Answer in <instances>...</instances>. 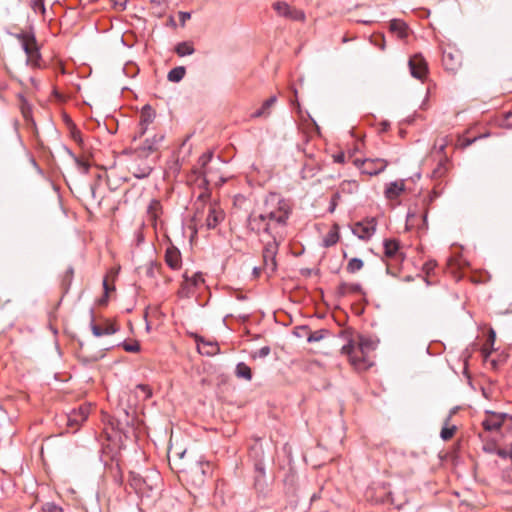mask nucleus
I'll return each mask as SVG.
<instances>
[{"label": "nucleus", "instance_id": "a19ab883", "mask_svg": "<svg viewBox=\"0 0 512 512\" xmlns=\"http://www.w3.org/2000/svg\"><path fill=\"white\" fill-rule=\"evenodd\" d=\"M270 352H271V349L269 346H263L259 350L253 352L251 356L253 359L265 358L270 354Z\"/></svg>", "mask_w": 512, "mask_h": 512}, {"label": "nucleus", "instance_id": "49530a36", "mask_svg": "<svg viewBox=\"0 0 512 512\" xmlns=\"http://www.w3.org/2000/svg\"><path fill=\"white\" fill-rule=\"evenodd\" d=\"M440 437L444 441H448V417H446L443 421L442 429L440 432Z\"/></svg>", "mask_w": 512, "mask_h": 512}, {"label": "nucleus", "instance_id": "72a5a7b5", "mask_svg": "<svg viewBox=\"0 0 512 512\" xmlns=\"http://www.w3.org/2000/svg\"><path fill=\"white\" fill-rule=\"evenodd\" d=\"M363 266H364L363 261L360 258L354 257L349 260L346 270L348 273L353 274V273L360 271L363 268Z\"/></svg>", "mask_w": 512, "mask_h": 512}, {"label": "nucleus", "instance_id": "423d86ee", "mask_svg": "<svg viewBox=\"0 0 512 512\" xmlns=\"http://www.w3.org/2000/svg\"><path fill=\"white\" fill-rule=\"evenodd\" d=\"M376 348V343L366 337H360L359 346L356 348L354 344L350 341L346 345H344L341 349L342 354H345L349 357L352 365L358 367L360 366V359L355 355L357 350H359L362 355L368 353L371 350Z\"/></svg>", "mask_w": 512, "mask_h": 512}, {"label": "nucleus", "instance_id": "0e129e2a", "mask_svg": "<svg viewBox=\"0 0 512 512\" xmlns=\"http://www.w3.org/2000/svg\"><path fill=\"white\" fill-rule=\"evenodd\" d=\"M336 242H337V238H336V239H333V240H331V241H326V245H327V246H330V245L335 244Z\"/></svg>", "mask_w": 512, "mask_h": 512}, {"label": "nucleus", "instance_id": "e433bc0d", "mask_svg": "<svg viewBox=\"0 0 512 512\" xmlns=\"http://www.w3.org/2000/svg\"><path fill=\"white\" fill-rule=\"evenodd\" d=\"M30 7L35 13L39 12L42 15L46 13L45 0H30Z\"/></svg>", "mask_w": 512, "mask_h": 512}, {"label": "nucleus", "instance_id": "864d4df0", "mask_svg": "<svg viewBox=\"0 0 512 512\" xmlns=\"http://www.w3.org/2000/svg\"><path fill=\"white\" fill-rule=\"evenodd\" d=\"M458 427L455 424H450V438H452L457 432Z\"/></svg>", "mask_w": 512, "mask_h": 512}, {"label": "nucleus", "instance_id": "20e7f679", "mask_svg": "<svg viewBox=\"0 0 512 512\" xmlns=\"http://www.w3.org/2000/svg\"><path fill=\"white\" fill-rule=\"evenodd\" d=\"M12 37L17 39L27 56V63L34 67H40L41 53L36 40L33 26L28 30H22L18 33H10Z\"/></svg>", "mask_w": 512, "mask_h": 512}, {"label": "nucleus", "instance_id": "39448f33", "mask_svg": "<svg viewBox=\"0 0 512 512\" xmlns=\"http://www.w3.org/2000/svg\"><path fill=\"white\" fill-rule=\"evenodd\" d=\"M248 228L256 233L263 234L262 238L267 236V238L272 237L274 235L280 234L281 232L276 229V226H273L272 223L265 217V214L261 212L260 214H251L247 220Z\"/></svg>", "mask_w": 512, "mask_h": 512}, {"label": "nucleus", "instance_id": "c756f323", "mask_svg": "<svg viewBox=\"0 0 512 512\" xmlns=\"http://www.w3.org/2000/svg\"><path fill=\"white\" fill-rule=\"evenodd\" d=\"M175 52L178 56L184 57L192 55L195 52V49L190 42L183 41L175 46Z\"/></svg>", "mask_w": 512, "mask_h": 512}, {"label": "nucleus", "instance_id": "58836bf2", "mask_svg": "<svg viewBox=\"0 0 512 512\" xmlns=\"http://www.w3.org/2000/svg\"><path fill=\"white\" fill-rule=\"evenodd\" d=\"M158 265L154 261H150L145 267V274L149 278H155Z\"/></svg>", "mask_w": 512, "mask_h": 512}, {"label": "nucleus", "instance_id": "393cba45", "mask_svg": "<svg viewBox=\"0 0 512 512\" xmlns=\"http://www.w3.org/2000/svg\"><path fill=\"white\" fill-rule=\"evenodd\" d=\"M481 354H482L484 363L487 366H490V368L493 369V370H497L505 362V357H499L498 359L493 358L491 356L492 355V351L491 350H487L486 347H482L481 348Z\"/></svg>", "mask_w": 512, "mask_h": 512}, {"label": "nucleus", "instance_id": "ddd939ff", "mask_svg": "<svg viewBox=\"0 0 512 512\" xmlns=\"http://www.w3.org/2000/svg\"><path fill=\"white\" fill-rule=\"evenodd\" d=\"M274 10L278 15L286 17L291 20L303 21L305 14L301 10L292 8L288 3L284 1H277L273 4Z\"/></svg>", "mask_w": 512, "mask_h": 512}, {"label": "nucleus", "instance_id": "9b49d317", "mask_svg": "<svg viewBox=\"0 0 512 512\" xmlns=\"http://www.w3.org/2000/svg\"><path fill=\"white\" fill-rule=\"evenodd\" d=\"M410 74L412 77L423 80L427 74L428 67L421 54H415L408 61Z\"/></svg>", "mask_w": 512, "mask_h": 512}, {"label": "nucleus", "instance_id": "7c9ffc66", "mask_svg": "<svg viewBox=\"0 0 512 512\" xmlns=\"http://www.w3.org/2000/svg\"><path fill=\"white\" fill-rule=\"evenodd\" d=\"M399 242L395 239H386L384 241V253L387 257H394L399 250Z\"/></svg>", "mask_w": 512, "mask_h": 512}, {"label": "nucleus", "instance_id": "3c124183", "mask_svg": "<svg viewBox=\"0 0 512 512\" xmlns=\"http://www.w3.org/2000/svg\"><path fill=\"white\" fill-rule=\"evenodd\" d=\"M74 158H75V161H76L77 165L83 170V172L87 173L88 170H89V164L84 162V161H82L81 159H79V158H77L75 156H74Z\"/></svg>", "mask_w": 512, "mask_h": 512}, {"label": "nucleus", "instance_id": "4d7b16f0", "mask_svg": "<svg viewBox=\"0 0 512 512\" xmlns=\"http://www.w3.org/2000/svg\"><path fill=\"white\" fill-rule=\"evenodd\" d=\"M89 191H90V193H91L92 198H94V199H95V197H96V196H95V193H96V185H95V184H91V185H89Z\"/></svg>", "mask_w": 512, "mask_h": 512}, {"label": "nucleus", "instance_id": "e2e57ef3", "mask_svg": "<svg viewBox=\"0 0 512 512\" xmlns=\"http://www.w3.org/2000/svg\"><path fill=\"white\" fill-rule=\"evenodd\" d=\"M63 285L67 286V288L69 287V285H70V283H69V277L64 276V279H63Z\"/></svg>", "mask_w": 512, "mask_h": 512}, {"label": "nucleus", "instance_id": "5701e85b", "mask_svg": "<svg viewBox=\"0 0 512 512\" xmlns=\"http://www.w3.org/2000/svg\"><path fill=\"white\" fill-rule=\"evenodd\" d=\"M195 289L194 284L189 280L188 273L185 272L183 274V281L177 291L178 297L182 299L190 298L195 293Z\"/></svg>", "mask_w": 512, "mask_h": 512}, {"label": "nucleus", "instance_id": "4c0bfd02", "mask_svg": "<svg viewBox=\"0 0 512 512\" xmlns=\"http://www.w3.org/2000/svg\"><path fill=\"white\" fill-rule=\"evenodd\" d=\"M327 333H328V330H326V329L316 330L308 336L307 341L310 343L318 342V341L322 340Z\"/></svg>", "mask_w": 512, "mask_h": 512}, {"label": "nucleus", "instance_id": "2f4dec72", "mask_svg": "<svg viewBox=\"0 0 512 512\" xmlns=\"http://www.w3.org/2000/svg\"><path fill=\"white\" fill-rule=\"evenodd\" d=\"M161 209V204L158 200H152L148 206L147 214L149 219L155 224Z\"/></svg>", "mask_w": 512, "mask_h": 512}, {"label": "nucleus", "instance_id": "6e6552de", "mask_svg": "<svg viewBox=\"0 0 512 512\" xmlns=\"http://www.w3.org/2000/svg\"><path fill=\"white\" fill-rule=\"evenodd\" d=\"M354 164L361 170V173L374 176L383 172L388 163L384 159H355Z\"/></svg>", "mask_w": 512, "mask_h": 512}, {"label": "nucleus", "instance_id": "8fccbe9b", "mask_svg": "<svg viewBox=\"0 0 512 512\" xmlns=\"http://www.w3.org/2000/svg\"><path fill=\"white\" fill-rule=\"evenodd\" d=\"M115 9L123 11L126 9L127 0H113Z\"/></svg>", "mask_w": 512, "mask_h": 512}, {"label": "nucleus", "instance_id": "79ce46f5", "mask_svg": "<svg viewBox=\"0 0 512 512\" xmlns=\"http://www.w3.org/2000/svg\"><path fill=\"white\" fill-rule=\"evenodd\" d=\"M495 339H496V333L493 329H490L489 330V334H488V338L485 342V344L482 346V347H486L487 350H493V345L495 343Z\"/></svg>", "mask_w": 512, "mask_h": 512}, {"label": "nucleus", "instance_id": "69168bd1", "mask_svg": "<svg viewBox=\"0 0 512 512\" xmlns=\"http://www.w3.org/2000/svg\"><path fill=\"white\" fill-rule=\"evenodd\" d=\"M152 3H156L160 5L161 3L165 2L166 0H150Z\"/></svg>", "mask_w": 512, "mask_h": 512}, {"label": "nucleus", "instance_id": "de8ad7c7", "mask_svg": "<svg viewBox=\"0 0 512 512\" xmlns=\"http://www.w3.org/2000/svg\"><path fill=\"white\" fill-rule=\"evenodd\" d=\"M340 194L338 192L334 193L331 197L329 211L333 212L337 206L338 200L340 199Z\"/></svg>", "mask_w": 512, "mask_h": 512}, {"label": "nucleus", "instance_id": "a211bd4d", "mask_svg": "<svg viewBox=\"0 0 512 512\" xmlns=\"http://www.w3.org/2000/svg\"><path fill=\"white\" fill-rule=\"evenodd\" d=\"M375 223L374 221L368 222L366 224L362 222H357L352 227V233L357 236L359 239L368 240L375 233Z\"/></svg>", "mask_w": 512, "mask_h": 512}, {"label": "nucleus", "instance_id": "a18cd8bd", "mask_svg": "<svg viewBox=\"0 0 512 512\" xmlns=\"http://www.w3.org/2000/svg\"><path fill=\"white\" fill-rule=\"evenodd\" d=\"M445 161H446V159L440 160L438 167L433 171L434 177H438V176L440 177L446 172L447 168L445 165Z\"/></svg>", "mask_w": 512, "mask_h": 512}, {"label": "nucleus", "instance_id": "7ed1b4c3", "mask_svg": "<svg viewBox=\"0 0 512 512\" xmlns=\"http://www.w3.org/2000/svg\"><path fill=\"white\" fill-rule=\"evenodd\" d=\"M209 197V192H203L198 196L195 202L196 211L193 216V221L195 222L196 225L200 224L201 226H206V228L210 230L216 228L224 220L225 213L217 204L211 203L208 206V214L205 217L204 222L202 223V209L206 201L209 199Z\"/></svg>", "mask_w": 512, "mask_h": 512}, {"label": "nucleus", "instance_id": "bf43d9fd", "mask_svg": "<svg viewBox=\"0 0 512 512\" xmlns=\"http://www.w3.org/2000/svg\"><path fill=\"white\" fill-rule=\"evenodd\" d=\"M344 159H345L344 154H338V155L335 156V162L343 163Z\"/></svg>", "mask_w": 512, "mask_h": 512}, {"label": "nucleus", "instance_id": "338daca9", "mask_svg": "<svg viewBox=\"0 0 512 512\" xmlns=\"http://www.w3.org/2000/svg\"><path fill=\"white\" fill-rule=\"evenodd\" d=\"M104 356H105V354L101 353L98 357H94L93 361H97L98 359L103 358Z\"/></svg>", "mask_w": 512, "mask_h": 512}, {"label": "nucleus", "instance_id": "aec40b11", "mask_svg": "<svg viewBox=\"0 0 512 512\" xmlns=\"http://www.w3.org/2000/svg\"><path fill=\"white\" fill-rule=\"evenodd\" d=\"M155 119V110L148 104L144 105L140 112V136L144 135L148 126L154 121Z\"/></svg>", "mask_w": 512, "mask_h": 512}, {"label": "nucleus", "instance_id": "cd10ccee", "mask_svg": "<svg viewBox=\"0 0 512 512\" xmlns=\"http://www.w3.org/2000/svg\"><path fill=\"white\" fill-rule=\"evenodd\" d=\"M235 375L237 378L245 379L250 381L252 379L251 368L244 362H239L235 368Z\"/></svg>", "mask_w": 512, "mask_h": 512}, {"label": "nucleus", "instance_id": "f03ea898", "mask_svg": "<svg viewBox=\"0 0 512 512\" xmlns=\"http://www.w3.org/2000/svg\"><path fill=\"white\" fill-rule=\"evenodd\" d=\"M198 163V178L202 179L201 186L205 188V192H208L210 184L220 186L225 183L226 179L219 175L220 166L224 164L220 156L214 157L212 152H207L200 156Z\"/></svg>", "mask_w": 512, "mask_h": 512}, {"label": "nucleus", "instance_id": "bb28decb", "mask_svg": "<svg viewBox=\"0 0 512 512\" xmlns=\"http://www.w3.org/2000/svg\"><path fill=\"white\" fill-rule=\"evenodd\" d=\"M277 97L271 96L267 100H265L262 104V106L256 110L253 114V118H260V117H268L270 115V109L271 107L276 103Z\"/></svg>", "mask_w": 512, "mask_h": 512}, {"label": "nucleus", "instance_id": "1a4fd4ad", "mask_svg": "<svg viewBox=\"0 0 512 512\" xmlns=\"http://www.w3.org/2000/svg\"><path fill=\"white\" fill-rule=\"evenodd\" d=\"M163 139L164 135L162 134H156L152 138H147L143 145L135 149V156L139 159L147 158L153 152L158 150L159 145Z\"/></svg>", "mask_w": 512, "mask_h": 512}, {"label": "nucleus", "instance_id": "f704fd0d", "mask_svg": "<svg viewBox=\"0 0 512 512\" xmlns=\"http://www.w3.org/2000/svg\"><path fill=\"white\" fill-rule=\"evenodd\" d=\"M263 269L268 275L273 274L277 269V262L274 258H263Z\"/></svg>", "mask_w": 512, "mask_h": 512}, {"label": "nucleus", "instance_id": "f3484780", "mask_svg": "<svg viewBox=\"0 0 512 512\" xmlns=\"http://www.w3.org/2000/svg\"><path fill=\"white\" fill-rule=\"evenodd\" d=\"M165 262L172 270H178L181 268V252L176 246L171 244L167 247L165 252Z\"/></svg>", "mask_w": 512, "mask_h": 512}, {"label": "nucleus", "instance_id": "2eb2a0df", "mask_svg": "<svg viewBox=\"0 0 512 512\" xmlns=\"http://www.w3.org/2000/svg\"><path fill=\"white\" fill-rule=\"evenodd\" d=\"M195 341L197 344V350L202 355L214 356L220 352V348L217 342L205 340L203 337L198 335H196Z\"/></svg>", "mask_w": 512, "mask_h": 512}, {"label": "nucleus", "instance_id": "052dcab7", "mask_svg": "<svg viewBox=\"0 0 512 512\" xmlns=\"http://www.w3.org/2000/svg\"><path fill=\"white\" fill-rule=\"evenodd\" d=\"M103 288H104V291H105V296L107 297V294H108V291H109V286H108V282H107L106 278L103 280Z\"/></svg>", "mask_w": 512, "mask_h": 512}, {"label": "nucleus", "instance_id": "13d9d810", "mask_svg": "<svg viewBox=\"0 0 512 512\" xmlns=\"http://www.w3.org/2000/svg\"><path fill=\"white\" fill-rule=\"evenodd\" d=\"M448 144L447 137L443 138V143L439 145V151L444 152L446 145Z\"/></svg>", "mask_w": 512, "mask_h": 512}, {"label": "nucleus", "instance_id": "603ef678", "mask_svg": "<svg viewBox=\"0 0 512 512\" xmlns=\"http://www.w3.org/2000/svg\"><path fill=\"white\" fill-rule=\"evenodd\" d=\"M74 270L72 267H69L65 273L66 277H69V283H71L72 277H73Z\"/></svg>", "mask_w": 512, "mask_h": 512}, {"label": "nucleus", "instance_id": "4468645a", "mask_svg": "<svg viewBox=\"0 0 512 512\" xmlns=\"http://www.w3.org/2000/svg\"><path fill=\"white\" fill-rule=\"evenodd\" d=\"M282 234H277L268 239L264 237L261 238L262 243L264 244L262 256L263 258H274L276 259V255L278 253L279 245L282 240Z\"/></svg>", "mask_w": 512, "mask_h": 512}, {"label": "nucleus", "instance_id": "ea45409f", "mask_svg": "<svg viewBox=\"0 0 512 512\" xmlns=\"http://www.w3.org/2000/svg\"><path fill=\"white\" fill-rule=\"evenodd\" d=\"M41 512H63V509L53 502H47L42 506Z\"/></svg>", "mask_w": 512, "mask_h": 512}, {"label": "nucleus", "instance_id": "09e8293b", "mask_svg": "<svg viewBox=\"0 0 512 512\" xmlns=\"http://www.w3.org/2000/svg\"><path fill=\"white\" fill-rule=\"evenodd\" d=\"M191 18L190 12L180 11L179 12V20L181 22V25H185L186 21Z\"/></svg>", "mask_w": 512, "mask_h": 512}, {"label": "nucleus", "instance_id": "c9c22d12", "mask_svg": "<svg viewBox=\"0 0 512 512\" xmlns=\"http://www.w3.org/2000/svg\"><path fill=\"white\" fill-rule=\"evenodd\" d=\"M482 137H484V135L475 136L472 138L460 136L457 140L456 147L465 148V147L471 145L472 143H474L477 139L482 138Z\"/></svg>", "mask_w": 512, "mask_h": 512}, {"label": "nucleus", "instance_id": "a878e982", "mask_svg": "<svg viewBox=\"0 0 512 512\" xmlns=\"http://www.w3.org/2000/svg\"><path fill=\"white\" fill-rule=\"evenodd\" d=\"M389 29L391 32L397 34V36L401 39H404L408 36V26L407 24L399 19H393L390 21Z\"/></svg>", "mask_w": 512, "mask_h": 512}, {"label": "nucleus", "instance_id": "37998d69", "mask_svg": "<svg viewBox=\"0 0 512 512\" xmlns=\"http://www.w3.org/2000/svg\"><path fill=\"white\" fill-rule=\"evenodd\" d=\"M122 347L124 348L125 351L127 352H139L140 351V345L138 342H134V343H127V342H123L122 343Z\"/></svg>", "mask_w": 512, "mask_h": 512}, {"label": "nucleus", "instance_id": "473e14b6", "mask_svg": "<svg viewBox=\"0 0 512 512\" xmlns=\"http://www.w3.org/2000/svg\"><path fill=\"white\" fill-rule=\"evenodd\" d=\"M135 394L145 401L152 396V389L146 384H138L135 388Z\"/></svg>", "mask_w": 512, "mask_h": 512}, {"label": "nucleus", "instance_id": "774afa93", "mask_svg": "<svg viewBox=\"0 0 512 512\" xmlns=\"http://www.w3.org/2000/svg\"><path fill=\"white\" fill-rule=\"evenodd\" d=\"M302 274H307V275H310L311 274V270L310 269H306V270H303L302 271Z\"/></svg>", "mask_w": 512, "mask_h": 512}, {"label": "nucleus", "instance_id": "c85d7f7f", "mask_svg": "<svg viewBox=\"0 0 512 512\" xmlns=\"http://www.w3.org/2000/svg\"><path fill=\"white\" fill-rule=\"evenodd\" d=\"M185 73L186 69L184 66H177L168 72L167 79L170 82L178 83L184 78Z\"/></svg>", "mask_w": 512, "mask_h": 512}, {"label": "nucleus", "instance_id": "c03bdc74", "mask_svg": "<svg viewBox=\"0 0 512 512\" xmlns=\"http://www.w3.org/2000/svg\"><path fill=\"white\" fill-rule=\"evenodd\" d=\"M189 280L192 284H194L195 288L204 282L203 275L200 272L194 273L193 276L189 277Z\"/></svg>", "mask_w": 512, "mask_h": 512}, {"label": "nucleus", "instance_id": "680f3d73", "mask_svg": "<svg viewBox=\"0 0 512 512\" xmlns=\"http://www.w3.org/2000/svg\"><path fill=\"white\" fill-rule=\"evenodd\" d=\"M260 272H261V268H259V267H255L253 269V274L256 276L260 275Z\"/></svg>", "mask_w": 512, "mask_h": 512}, {"label": "nucleus", "instance_id": "f257e3e1", "mask_svg": "<svg viewBox=\"0 0 512 512\" xmlns=\"http://www.w3.org/2000/svg\"><path fill=\"white\" fill-rule=\"evenodd\" d=\"M292 212L290 201L278 193H270L264 201L263 213L265 217L276 226V229L286 226Z\"/></svg>", "mask_w": 512, "mask_h": 512}, {"label": "nucleus", "instance_id": "dca6fc26", "mask_svg": "<svg viewBox=\"0 0 512 512\" xmlns=\"http://www.w3.org/2000/svg\"><path fill=\"white\" fill-rule=\"evenodd\" d=\"M144 159L145 158L139 159L136 157V161L132 163L129 168L133 176L137 179L147 178L153 170V167L149 163L144 162Z\"/></svg>", "mask_w": 512, "mask_h": 512}, {"label": "nucleus", "instance_id": "4be33fe9", "mask_svg": "<svg viewBox=\"0 0 512 512\" xmlns=\"http://www.w3.org/2000/svg\"><path fill=\"white\" fill-rule=\"evenodd\" d=\"M405 191L404 180H397L386 185L384 195L388 200L397 199Z\"/></svg>", "mask_w": 512, "mask_h": 512}, {"label": "nucleus", "instance_id": "b1692460", "mask_svg": "<svg viewBox=\"0 0 512 512\" xmlns=\"http://www.w3.org/2000/svg\"><path fill=\"white\" fill-rule=\"evenodd\" d=\"M348 293L362 294L363 293L362 286L359 283L341 282L337 288V295L339 297H344Z\"/></svg>", "mask_w": 512, "mask_h": 512}, {"label": "nucleus", "instance_id": "9d476101", "mask_svg": "<svg viewBox=\"0 0 512 512\" xmlns=\"http://www.w3.org/2000/svg\"><path fill=\"white\" fill-rule=\"evenodd\" d=\"M90 407L88 405H80L77 409H72L67 414V426L78 430L79 426L88 418Z\"/></svg>", "mask_w": 512, "mask_h": 512}, {"label": "nucleus", "instance_id": "5fc2aeb1", "mask_svg": "<svg viewBox=\"0 0 512 512\" xmlns=\"http://www.w3.org/2000/svg\"><path fill=\"white\" fill-rule=\"evenodd\" d=\"M496 454L502 458H505L507 456V452L501 448H497Z\"/></svg>", "mask_w": 512, "mask_h": 512}, {"label": "nucleus", "instance_id": "6ab92c4d", "mask_svg": "<svg viewBox=\"0 0 512 512\" xmlns=\"http://www.w3.org/2000/svg\"><path fill=\"white\" fill-rule=\"evenodd\" d=\"M91 321L90 328L95 337H101L104 335H112L118 331V327L115 324L108 323L105 327L97 325L94 321V310L90 309Z\"/></svg>", "mask_w": 512, "mask_h": 512}, {"label": "nucleus", "instance_id": "412c9836", "mask_svg": "<svg viewBox=\"0 0 512 512\" xmlns=\"http://www.w3.org/2000/svg\"><path fill=\"white\" fill-rule=\"evenodd\" d=\"M129 483L130 486L134 489V491L140 496H149L146 494L145 489L151 487L148 486L147 481L139 474L135 472H130L129 474Z\"/></svg>", "mask_w": 512, "mask_h": 512}, {"label": "nucleus", "instance_id": "f8f14e48", "mask_svg": "<svg viewBox=\"0 0 512 512\" xmlns=\"http://www.w3.org/2000/svg\"><path fill=\"white\" fill-rule=\"evenodd\" d=\"M508 417L507 413L486 411V418L482 421V426L486 431H498Z\"/></svg>", "mask_w": 512, "mask_h": 512}, {"label": "nucleus", "instance_id": "6e6d98bb", "mask_svg": "<svg viewBox=\"0 0 512 512\" xmlns=\"http://www.w3.org/2000/svg\"><path fill=\"white\" fill-rule=\"evenodd\" d=\"M484 450L490 453H496L497 448L493 447L492 445H485Z\"/></svg>", "mask_w": 512, "mask_h": 512}, {"label": "nucleus", "instance_id": "0eeeda50", "mask_svg": "<svg viewBox=\"0 0 512 512\" xmlns=\"http://www.w3.org/2000/svg\"><path fill=\"white\" fill-rule=\"evenodd\" d=\"M254 489L258 497L266 498L270 489L266 479V470L263 461H256L254 464Z\"/></svg>", "mask_w": 512, "mask_h": 512}]
</instances>
